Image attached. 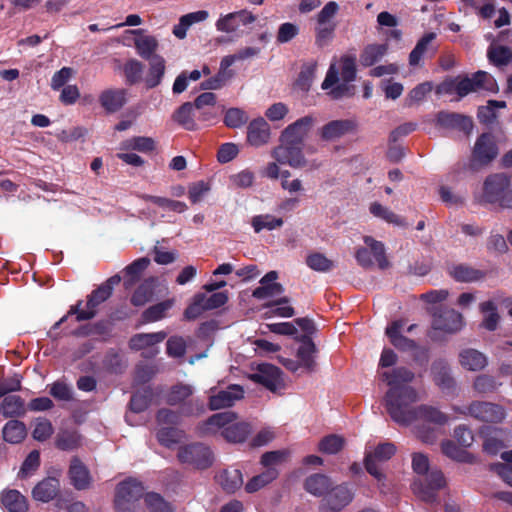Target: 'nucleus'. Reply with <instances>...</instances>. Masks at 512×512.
I'll list each match as a JSON object with an SVG mask.
<instances>
[{
  "mask_svg": "<svg viewBox=\"0 0 512 512\" xmlns=\"http://www.w3.org/2000/svg\"><path fill=\"white\" fill-rule=\"evenodd\" d=\"M184 436V431L175 426L162 427L156 433L158 442L167 448L179 443Z\"/></svg>",
  "mask_w": 512,
  "mask_h": 512,
  "instance_id": "nucleus-43",
  "label": "nucleus"
},
{
  "mask_svg": "<svg viewBox=\"0 0 512 512\" xmlns=\"http://www.w3.org/2000/svg\"><path fill=\"white\" fill-rule=\"evenodd\" d=\"M450 276L457 282L471 283L483 280L486 272L468 264H456L449 268Z\"/></svg>",
  "mask_w": 512,
  "mask_h": 512,
  "instance_id": "nucleus-27",
  "label": "nucleus"
},
{
  "mask_svg": "<svg viewBox=\"0 0 512 512\" xmlns=\"http://www.w3.org/2000/svg\"><path fill=\"white\" fill-rule=\"evenodd\" d=\"M433 89L432 82L426 81L415 86L408 94L406 104L412 106L414 103H419L429 94Z\"/></svg>",
  "mask_w": 512,
  "mask_h": 512,
  "instance_id": "nucleus-62",
  "label": "nucleus"
},
{
  "mask_svg": "<svg viewBox=\"0 0 512 512\" xmlns=\"http://www.w3.org/2000/svg\"><path fill=\"white\" fill-rule=\"evenodd\" d=\"M295 340L300 343L296 353L300 366L309 373L315 371L317 365L315 356L318 350L312 338L309 335H300L296 336Z\"/></svg>",
  "mask_w": 512,
  "mask_h": 512,
  "instance_id": "nucleus-20",
  "label": "nucleus"
},
{
  "mask_svg": "<svg viewBox=\"0 0 512 512\" xmlns=\"http://www.w3.org/2000/svg\"><path fill=\"white\" fill-rule=\"evenodd\" d=\"M433 380L435 384L444 393H454L456 382L451 376L450 367L444 360H437L433 362L431 367Z\"/></svg>",
  "mask_w": 512,
  "mask_h": 512,
  "instance_id": "nucleus-24",
  "label": "nucleus"
},
{
  "mask_svg": "<svg viewBox=\"0 0 512 512\" xmlns=\"http://www.w3.org/2000/svg\"><path fill=\"white\" fill-rule=\"evenodd\" d=\"M382 379L389 386L385 394V407L391 419L397 424L407 426L416 420L435 425H445L448 416L438 408L429 405L414 407L419 399L416 389L410 385L415 374L406 367H396L382 373Z\"/></svg>",
  "mask_w": 512,
  "mask_h": 512,
  "instance_id": "nucleus-1",
  "label": "nucleus"
},
{
  "mask_svg": "<svg viewBox=\"0 0 512 512\" xmlns=\"http://www.w3.org/2000/svg\"><path fill=\"white\" fill-rule=\"evenodd\" d=\"M130 36H133V43L137 54L145 59H151L158 48L157 39L148 34L144 29H130Z\"/></svg>",
  "mask_w": 512,
  "mask_h": 512,
  "instance_id": "nucleus-21",
  "label": "nucleus"
},
{
  "mask_svg": "<svg viewBox=\"0 0 512 512\" xmlns=\"http://www.w3.org/2000/svg\"><path fill=\"white\" fill-rule=\"evenodd\" d=\"M337 24H317L315 27V45L319 48L327 46L334 38Z\"/></svg>",
  "mask_w": 512,
  "mask_h": 512,
  "instance_id": "nucleus-53",
  "label": "nucleus"
},
{
  "mask_svg": "<svg viewBox=\"0 0 512 512\" xmlns=\"http://www.w3.org/2000/svg\"><path fill=\"white\" fill-rule=\"evenodd\" d=\"M306 264L312 270L323 273L329 272L334 268V262L318 252L309 254L306 258Z\"/></svg>",
  "mask_w": 512,
  "mask_h": 512,
  "instance_id": "nucleus-54",
  "label": "nucleus"
},
{
  "mask_svg": "<svg viewBox=\"0 0 512 512\" xmlns=\"http://www.w3.org/2000/svg\"><path fill=\"white\" fill-rule=\"evenodd\" d=\"M442 86L446 93L455 92L460 98L479 89L490 92H494L497 89V83L494 77L482 70L475 72L472 77H458L455 80L443 83Z\"/></svg>",
  "mask_w": 512,
  "mask_h": 512,
  "instance_id": "nucleus-4",
  "label": "nucleus"
},
{
  "mask_svg": "<svg viewBox=\"0 0 512 512\" xmlns=\"http://www.w3.org/2000/svg\"><path fill=\"white\" fill-rule=\"evenodd\" d=\"M149 61V69L143 78L147 89L159 86L166 72V61L161 55H154Z\"/></svg>",
  "mask_w": 512,
  "mask_h": 512,
  "instance_id": "nucleus-26",
  "label": "nucleus"
},
{
  "mask_svg": "<svg viewBox=\"0 0 512 512\" xmlns=\"http://www.w3.org/2000/svg\"><path fill=\"white\" fill-rule=\"evenodd\" d=\"M487 58L496 67L507 66L512 62V49L504 45L491 44L487 50Z\"/></svg>",
  "mask_w": 512,
  "mask_h": 512,
  "instance_id": "nucleus-37",
  "label": "nucleus"
},
{
  "mask_svg": "<svg viewBox=\"0 0 512 512\" xmlns=\"http://www.w3.org/2000/svg\"><path fill=\"white\" fill-rule=\"evenodd\" d=\"M331 486L330 478L324 474H313L306 478L304 489L310 494L320 497L329 491Z\"/></svg>",
  "mask_w": 512,
  "mask_h": 512,
  "instance_id": "nucleus-36",
  "label": "nucleus"
},
{
  "mask_svg": "<svg viewBox=\"0 0 512 512\" xmlns=\"http://www.w3.org/2000/svg\"><path fill=\"white\" fill-rule=\"evenodd\" d=\"M479 308L482 313L487 314L481 326L488 331H495L500 320L495 303L491 300L485 301L480 304Z\"/></svg>",
  "mask_w": 512,
  "mask_h": 512,
  "instance_id": "nucleus-45",
  "label": "nucleus"
},
{
  "mask_svg": "<svg viewBox=\"0 0 512 512\" xmlns=\"http://www.w3.org/2000/svg\"><path fill=\"white\" fill-rule=\"evenodd\" d=\"M173 304L174 301L172 299H167L148 307L142 312L141 323H152L163 319Z\"/></svg>",
  "mask_w": 512,
  "mask_h": 512,
  "instance_id": "nucleus-40",
  "label": "nucleus"
},
{
  "mask_svg": "<svg viewBox=\"0 0 512 512\" xmlns=\"http://www.w3.org/2000/svg\"><path fill=\"white\" fill-rule=\"evenodd\" d=\"M181 410L174 411L169 408H161L157 411L156 421L159 425L176 426L180 424L181 417H183Z\"/></svg>",
  "mask_w": 512,
  "mask_h": 512,
  "instance_id": "nucleus-60",
  "label": "nucleus"
},
{
  "mask_svg": "<svg viewBox=\"0 0 512 512\" xmlns=\"http://www.w3.org/2000/svg\"><path fill=\"white\" fill-rule=\"evenodd\" d=\"M340 7L339 4L335 1L327 2L324 7L317 13L316 15V23L317 24H336L333 21V18L339 12Z\"/></svg>",
  "mask_w": 512,
  "mask_h": 512,
  "instance_id": "nucleus-59",
  "label": "nucleus"
},
{
  "mask_svg": "<svg viewBox=\"0 0 512 512\" xmlns=\"http://www.w3.org/2000/svg\"><path fill=\"white\" fill-rule=\"evenodd\" d=\"M82 445V438L76 431L59 432L56 447L64 451H73Z\"/></svg>",
  "mask_w": 512,
  "mask_h": 512,
  "instance_id": "nucleus-46",
  "label": "nucleus"
},
{
  "mask_svg": "<svg viewBox=\"0 0 512 512\" xmlns=\"http://www.w3.org/2000/svg\"><path fill=\"white\" fill-rule=\"evenodd\" d=\"M114 507L117 512H128V482L121 481L115 490Z\"/></svg>",
  "mask_w": 512,
  "mask_h": 512,
  "instance_id": "nucleus-61",
  "label": "nucleus"
},
{
  "mask_svg": "<svg viewBox=\"0 0 512 512\" xmlns=\"http://www.w3.org/2000/svg\"><path fill=\"white\" fill-rule=\"evenodd\" d=\"M216 104V95L212 92H204L200 94L194 101L193 106L195 109L201 111L199 119L208 121L214 117L210 111L204 110L206 106L214 107Z\"/></svg>",
  "mask_w": 512,
  "mask_h": 512,
  "instance_id": "nucleus-48",
  "label": "nucleus"
},
{
  "mask_svg": "<svg viewBox=\"0 0 512 512\" xmlns=\"http://www.w3.org/2000/svg\"><path fill=\"white\" fill-rule=\"evenodd\" d=\"M247 113L240 108H229L224 115V124L228 128H239L247 123L248 121Z\"/></svg>",
  "mask_w": 512,
  "mask_h": 512,
  "instance_id": "nucleus-56",
  "label": "nucleus"
},
{
  "mask_svg": "<svg viewBox=\"0 0 512 512\" xmlns=\"http://www.w3.org/2000/svg\"><path fill=\"white\" fill-rule=\"evenodd\" d=\"M249 378L271 392H276L283 386L282 371L277 366L269 363L259 364L256 371Z\"/></svg>",
  "mask_w": 512,
  "mask_h": 512,
  "instance_id": "nucleus-14",
  "label": "nucleus"
},
{
  "mask_svg": "<svg viewBox=\"0 0 512 512\" xmlns=\"http://www.w3.org/2000/svg\"><path fill=\"white\" fill-rule=\"evenodd\" d=\"M237 414L232 411H225L213 414L206 421L197 425V433L201 437L215 434L222 429L221 435L231 443H243L252 431L247 422H235Z\"/></svg>",
  "mask_w": 512,
  "mask_h": 512,
  "instance_id": "nucleus-2",
  "label": "nucleus"
},
{
  "mask_svg": "<svg viewBox=\"0 0 512 512\" xmlns=\"http://www.w3.org/2000/svg\"><path fill=\"white\" fill-rule=\"evenodd\" d=\"M273 157L278 163L288 164L293 168H301L306 165L303 145L280 142V145L273 150Z\"/></svg>",
  "mask_w": 512,
  "mask_h": 512,
  "instance_id": "nucleus-17",
  "label": "nucleus"
},
{
  "mask_svg": "<svg viewBox=\"0 0 512 512\" xmlns=\"http://www.w3.org/2000/svg\"><path fill=\"white\" fill-rule=\"evenodd\" d=\"M459 356L461 365L470 371L482 370L487 364L484 354L476 349H465Z\"/></svg>",
  "mask_w": 512,
  "mask_h": 512,
  "instance_id": "nucleus-35",
  "label": "nucleus"
},
{
  "mask_svg": "<svg viewBox=\"0 0 512 512\" xmlns=\"http://www.w3.org/2000/svg\"><path fill=\"white\" fill-rule=\"evenodd\" d=\"M396 453V446L393 443H381L374 449L372 453H366L364 458V466L366 471L373 476L378 482L386 479L377 467L376 462H386Z\"/></svg>",
  "mask_w": 512,
  "mask_h": 512,
  "instance_id": "nucleus-11",
  "label": "nucleus"
},
{
  "mask_svg": "<svg viewBox=\"0 0 512 512\" xmlns=\"http://www.w3.org/2000/svg\"><path fill=\"white\" fill-rule=\"evenodd\" d=\"M68 475L71 484L77 490L89 489L93 483L88 467L76 456L70 461Z\"/></svg>",
  "mask_w": 512,
  "mask_h": 512,
  "instance_id": "nucleus-22",
  "label": "nucleus"
},
{
  "mask_svg": "<svg viewBox=\"0 0 512 512\" xmlns=\"http://www.w3.org/2000/svg\"><path fill=\"white\" fill-rule=\"evenodd\" d=\"M437 124L443 128L454 129L470 135L474 124L470 116L456 112L440 111L436 116Z\"/></svg>",
  "mask_w": 512,
  "mask_h": 512,
  "instance_id": "nucleus-19",
  "label": "nucleus"
},
{
  "mask_svg": "<svg viewBox=\"0 0 512 512\" xmlns=\"http://www.w3.org/2000/svg\"><path fill=\"white\" fill-rule=\"evenodd\" d=\"M157 368L154 364L141 363L135 367L134 381L137 384H147L156 374Z\"/></svg>",
  "mask_w": 512,
  "mask_h": 512,
  "instance_id": "nucleus-64",
  "label": "nucleus"
},
{
  "mask_svg": "<svg viewBox=\"0 0 512 512\" xmlns=\"http://www.w3.org/2000/svg\"><path fill=\"white\" fill-rule=\"evenodd\" d=\"M270 126L262 117L252 120L247 127V141L255 147L268 143Z\"/></svg>",
  "mask_w": 512,
  "mask_h": 512,
  "instance_id": "nucleus-25",
  "label": "nucleus"
},
{
  "mask_svg": "<svg viewBox=\"0 0 512 512\" xmlns=\"http://www.w3.org/2000/svg\"><path fill=\"white\" fill-rule=\"evenodd\" d=\"M0 411L5 417L20 415L24 413V401L20 396L8 395L1 402Z\"/></svg>",
  "mask_w": 512,
  "mask_h": 512,
  "instance_id": "nucleus-47",
  "label": "nucleus"
},
{
  "mask_svg": "<svg viewBox=\"0 0 512 512\" xmlns=\"http://www.w3.org/2000/svg\"><path fill=\"white\" fill-rule=\"evenodd\" d=\"M464 326V319L461 313L455 309L442 308L433 314L432 327L446 333H456Z\"/></svg>",
  "mask_w": 512,
  "mask_h": 512,
  "instance_id": "nucleus-16",
  "label": "nucleus"
},
{
  "mask_svg": "<svg viewBox=\"0 0 512 512\" xmlns=\"http://www.w3.org/2000/svg\"><path fill=\"white\" fill-rule=\"evenodd\" d=\"M120 282L121 277L119 275H114L110 277L106 282L101 284L88 296L86 309H81L80 306L82 302H78L75 306H72L70 308L67 315L63 316L58 322L54 324L53 329L59 328V326L66 321L69 315L75 314L77 321L92 319L96 315L97 306L106 301L110 297L114 286H117Z\"/></svg>",
  "mask_w": 512,
  "mask_h": 512,
  "instance_id": "nucleus-3",
  "label": "nucleus"
},
{
  "mask_svg": "<svg viewBox=\"0 0 512 512\" xmlns=\"http://www.w3.org/2000/svg\"><path fill=\"white\" fill-rule=\"evenodd\" d=\"M5 441L16 444L20 443L27 434L26 426L18 420L8 421L2 430Z\"/></svg>",
  "mask_w": 512,
  "mask_h": 512,
  "instance_id": "nucleus-41",
  "label": "nucleus"
},
{
  "mask_svg": "<svg viewBox=\"0 0 512 512\" xmlns=\"http://www.w3.org/2000/svg\"><path fill=\"white\" fill-rule=\"evenodd\" d=\"M99 101L108 113H115L125 104L126 92L124 89H108L100 94Z\"/></svg>",
  "mask_w": 512,
  "mask_h": 512,
  "instance_id": "nucleus-29",
  "label": "nucleus"
},
{
  "mask_svg": "<svg viewBox=\"0 0 512 512\" xmlns=\"http://www.w3.org/2000/svg\"><path fill=\"white\" fill-rule=\"evenodd\" d=\"M203 302L202 293H196L191 303L184 310V319L187 321L195 320L201 316L203 312L207 311Z\"/></svg>",
  "mask_w": 512,
  "mask_h": 512,
  "instance_id": "nucleus-57",
  "label": "nucleus"
},
{
  "mask_svg": "<svg viewBox=\"0 0 512 512\" xmlns=\"http://www.w3.org/2000/svg\"><path fill=\"white\" fill-rule=\"evenodd\" d=\"M282 218H276L270 214L258 215L252 218V226L255 232H260L263 229L273 230L283 225Z\"/></svg>",
  "mask_w": 512,
  "mask_h": 512,
  "instance_id": "nucleus-55",
  "label": "nucleus"
},
{
  "mask_svg": "<svg viewBox=\"0 0 512 512\" xmlns=\"http://www.w3.org/2000/svg\"><path fill=\"white\" fill-rule=\"evenodd\" d=\"M473 387L480 394H488L496 391L498 383L493 376L482 374L476 377Z\"/></svg>",
  "mask_w": 512,
  "mask_h": 512,
  "instance_id": "nucleus-63",
  "label": "nucleus"
},
{
  "mask_svg": "<svg viewBox=\"0 0 512 512\" xmlns=\"http://www.w3.org/2000/svg\"><path fill=\"white\" fill-rule=\"evenodd\" d=\"M388 51L387 44H368L360 54V64L364 67H371L380 61Z\"/></svg>",
  "mask_w": 512,
  "mask_h": 512,
  "instance_id": "nucleus-34",
  "label": "nucleus"
},
{
  "mask_svg": "<svg viewBox=\"0 0 512 512\" xmlns=\"http://www.w3.org/2000/svg\"><path fill=\"white\" fill-rule=\"evenodd\" d=\"M358 123L353 119L332 120L321 127L318 134L326 142L337 141L340 138L357 131Z\"/></svg>",
  "mask_w": 512,
  "mask_h": 512,
  "instance_id": "nucleus-15",
  "label": "nucleus"
},
{
  "mask_svg": "<svg viewBox=\"0 0 512 512\" xmlns=\"http://www.w3.org/2000/svg\"><path fill=\"white\" fill-rule=\"evenodd\" d=\"M316 72V63L304 64L295 81V87L303 92H308L312 86Z\"/></svg>",
  "mask_w": 512,
  "mask_h": 512,
  "instance_id": "nucleus-51",
  "label": "nucleus"
},
{
  "mask_svg": "<svg viewBox=\"0 0 512 512\" xmlns=\"http://www.w3.org/2000/svg\"><path fill=\"white\" fill-rule=\"evenodd\" d=\"M194 108L191 102H185L173 114V119L188 131L197 129L194 119Z\"/></svg>",
  "mask_w": 512,
  "mask_h": 512,
  "instance_id": "nucleus-38",
  "label": "nucleus"
},
{
  "mask_svg": "<svg viewBox=\"0 0 512 512\" xmlns=\"http://www.w3.org/2000/svg\"><path fill=\"white\" fill-rule=\"evenodd\" d=\"M187 345L183 337L171 336L166 342V353L172 358H182L185 356Z\"/></svg>",
  "mask_w": 512,
  "mask_h": 512,
  "instance_id": "nucleus-58",
  "label": "nucleus"
},
{
  "mask_svg": "<svg viewBox=\"0 0 512 512\" xmlns=\"http://www.w3.org/2000/svg\"><path fill=\"white\" fill-rule=\"evenodd\" d=\"M364 243L369 246L379 268L382 270L388 268L390 263L386 257L384 244L371 236H365Z\"/></svg>",
  "mask_w": 512,
  "mask_h": 512,
  "instance_id": "nucleus-49",
  "label": "nucleus"
},
{
  "mask_svg": "<svg viewBox=\"0 0 512 512\" xmlns=\"http://www.w3.org/2000/svg\"><path fill=\"white\" fill-rule=\"evenodd\" d=\"M157 278L149 277L145 279L134 291L130 302L135 306H143L150 302L155 295Z\"/></svg>",
  "mask_w": 512,
  "mask_h": 512,
  "instance_id": "nucleus-30",
  "label": "nucleus"
},
{
  "mask_svg": "<svg viewBox=\"0 0 512 512\" xmlns=\"http://www.w3.org/2000/svg\"><path fill=\"white\" fill-rule=\"evenodd\" d=\"M60 489L59 481L54 477H47L40 481L32 490L36 501L49 502L56 497Z\"/></svg>",
  "mask_w": 512,
  "mask_h": 512,
  "instance_id": "nucleus-28",
  "label": "nucleus"
},
{
  "mask_svg": "<svg viewBox=\"0 0 512 512\" xmlns=\"http://www.w3.org/2000/svg\"><path fill=\"white\" fill-rule=\"evenodd\" d=\"M167 337L165 331L153 333H137L130 337V349L142 351L141 356L146 359H153L159 353L158 344Z\"/></svg>",
  "mask_w": 512,
  "mask_h": 512,
  "instance_id": "nucleus-8",
  "label": "nucleus"
},
{
  "mask_svg": "<svg viewBox=\"0 0 512 512\" xmlns=\"http://www.w3.org/2000/svg\"><path fill=\"white\" fill-rule=\"evenodd\" d=\"M193 392L191 385L179 382L170 387L164 396V400L169 406H180L179 409L184 417L198 416L205 409L203 403L189 399Z\"/></svg>",
  "mask_w": 512,
  "mask_h": 512,
  "instance_id": "nucleus-5",
  "label": "nucleus"
},
{
  "mask_svg": "<svg viewBox=\"0 0 512 512\" xmlns=\"http://www.w3.org/2000/svg\"><path fill=\"white\" fill-rule=\"evenodd\" d=\"M279 475V472L276 468H269L266 469L264 472L253 476L246 484L245 490L248 493H254L264 486L271 483L273 480H275Z\"/></svg>",
  "mask_w": 512,
  "mask_h": 512,
  "instance_id": "nucleus-42",
  "label": "nucleus"
},
{
  "mask_svg": "<svg viewBox=\"0 0 512 512\" xmlns=\"http://www.w3.org/2000/svg\"><path fill=\"white\" fill-rule=\"evenodd\" d=\"M446 479L440 470H432L426 473L424 479L413 482L412 490L414 494L426 503L437 502V492L444 488Z\"/></svg>",
  "mask_w": 512,
  "mask_h": 512,
  "instance_id": "nucleus-7",
  "label": "nucleus"
},
{
  "mask_svg": "<svg viewBox=\"0 0 512 512\" xmlns=\"http://www.w3.org/2000/svg\"><path fill=\"white\" fill-rule=\"evenodd\" d=\"M142 198L145 201H150V202L154 203L158 207H161L163 209H167L170 211H174L177 213H182L187 210V205L182 201L173 200V199L160 197V196L147 195V194L143 195Z\"/></svg>",
  "mask_w": 512,
  "mask_h": 512,
  "instance_id": "nucleus-52",
  "label": "nucleus"
},
{
  "mask_svg": "<svg viewBox=\"0 0 512 512\" xmlns=\"http://www.w3.org/2000/svg\"><path fill=\"white\" fill-rule=\"evenodd\" d=\"M345 444V440L342 436L336 435V434H330L325 437H323L319 444L318 449L320 452L324 454H337L340 452Z\"/></svg>",
  "mask_w": 512,
  "mask_h": 512,
  "instance_id": "nucleus-50",
  "label": "nucleus"
},
{
  "mask_svg": "<svg viewBox=\"0 0 512 512\" xmlns=\"http://www.w3.org/2000/svg\"><path fill=\"white\" fill-rule=\"evenodd\" d=\"M177 459L198 470H205L212 466L214 457L209 447L202 443H190L178 448Z\"/></svg>",
  "mask_w": 512,
  "mask_h": 512,
  "instance_id": "nucleus-6",
  "label": "nucleus"
},
{
  "mask_svg": "<svg viewBox=\"0 0 512 512\" xmlns=\"http://www.w3.org/2000/svg\"><path fill=\"white\" fill-rule=\"evenodd\" d=\"M355 492L347 483H342L329 490L321 503L331 510H342L354 499Z\"/></svg>",
  "mask_w": 512,
  "mask_h": 512,
  "instance_id": "nucleus-18",
  "label": "nucleus"
},
{
  "mask_svg": "<svg viewBox=\"0 0 512 512\" xmlns=\"http://www.w3.org/2000/svg\"><path fill=\"white\" fill-rule=\"evenodd\" d=\"M510 186L511 177L509 175L505 173L489 175L483 183V201L499 205Z\"/></svg>",
  "mask_w": 512,
  "mask_h": 512,
  "instance_id": "nucleus-9",
  "label": "nucleus"
},
{
  "mask_svg": "<svg viewBox=\"0 0 512 512\" xmlns=\"http://www.w3.org/2000/svg\"><path fill=\"white\" fill-rule=\"evenodd\" d=\"M468 413L470 417L478 421L494 424L501 423L506 416L503 406L486 401L471 402Z\"/></svg>",
  "mask_w": 512,
  "mask_h": 512,
  "instance_id": "nucleus-12",
  "label": "nucleus"
},
{
  "mask_svg": "<svg viewBox=\"0 0 512 512\" xmlns=\"http://www.w3.org/2000/svg\"><path fill=\"white\" fill-rule=\"evenodd\" d=\"M441 450L445 456L457 462L472 463L474 459L471 453L466 451L462 446H457L452 440H444L441 443Z\"/></svg>",
  "mask_w": 512,
  "mask_h": 512,
  "instance_id": "nucleus-39",
  "label": "nucleus"
},
{
  "mask_svg": "<svg viewBox=\"0 0 512 512\" xmlns=\"http://www.w3.org/2000/svg\"><path fill=\"white\" fill-rule=\"evenodd\" d=\"M316 122L315 117L306 115L289 124L280 135V142L304 145V139Z\"/></svg>",
  "mask_w": 512,
  "mask_h": 512,
  "instance_id": "nucleus-13",
  "label": "nucleus"
},
{
  "mask_svg": "<svg viewBox=\"0 0 512 512\" xmlns=\"http://www.w3.org/2000/svg\"><path fill=\"white\" fill-rule=\"evenodd\" d=\"M153 397L154 392L150 385L136 389L130 397V411L142 412L146 410L151 404Z\"/></svg>",
  "mask_w": 512,
  "mask_h": 512,
  "instance_id": "nucleus-33",
  "label": "nucleus"
},
{
  "mask_svg": "<svg viewBox=\"0 0 512 512\" xmlns=\"http://www.w3.org/2000/svg\"><path fill=\"white\" fill-rule=\"evenodd\" d=\"M498 155V147L490 133H482L476 140L471 157V166H486Z\"/></svg>",
  "mask_w": 512,
  "mask_h": 512,
  "instance_id": "nucleus-10",
  "label": "nucleus"
},
{
  "mask_svg": "<svg viewBox=\"0 0 512 512\" xmlns=\"http://www.w3.org/2000/svg\"><path fill=\"white\" fill-rule=\"evenodd\" d=\"M144 502L150 512H175L172 503L156 492H148L144 495Z\"/></svg>",
  "mask_w": 512,
  "mask_h": 512,
  "instance_id": "nucleus-44",
  "label": "nucleus"
},
{
  "mask_svg": "<svg viewBox=\"0 0 512 512\" xmlns=\"http://www.w3.org/2000/svg\"><path fill=\"white\" fill-rule=\"evenodd\" d=\"M215 478L223 490L228 493H234L243 484L242 473L239 469H224Z\"/></svg>",
  "mask_w": 512,
  "mask_h": 512,
  "instance_id": "nucleus-32",
  "label": "nucleus"
},
{
  "mask_svg": "<svg viewBox=\"0 0 512 512\" xmlns=\"http://www.w3.org/2000/svg\"><path fill=\"white\" fill-rule=\"evenodd\" d=\"M0 500L7 512H26L28 510L26 498L17 490L3 491Z\"/></svg>",
  "mask_w": 512,
  "mask_h": 512,
  "instance_id": "nucleus-31",
  "label": "nucleus"
},
{
  "mask_svg": "<svg viewBox=\"0 0 512 512\" xmlns=\"http://www.w3.org/2000/svg\"><path fill=\"white\" fill-rule=\"evenodd\" d=\"M244 390L239 385H230L225 390H220L209 398L210 410H219L230 407L236 400L243 398Z\"/></svg>",
  "mask_w": 512,
  "mask_h": 512,
  "instance_id": "nucleus-23",
  "label": "nucleus"
}]
</instances>
